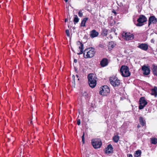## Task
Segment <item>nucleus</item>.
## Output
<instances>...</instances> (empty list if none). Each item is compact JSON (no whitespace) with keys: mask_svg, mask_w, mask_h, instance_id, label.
<instances>
[{"mask_svg":"<svg viewBox=\"0 0 157 157\" xmlns=\"http://www.w3.org/2000/svg\"><path fill=\"white\" fill-rule=\"evenodd\" d=\"M67 19H65V22H67Z\"/></svg>","mask_w":157,"mask_h":157,"instance_id":"obj_42","label":"nucleus"},{"mask_svg":"<svg viewBox=\"0 0 157 157\" xmlns=\"http://www.w3.org/2000/svg\"><path fill=\"white\" fill-rule=\"evenodd\" d=\"M98 35V33L95 30H93L90 32V36L91 38H93Z\"/></svg>","mask_w":157,"mask_h":157,"instance_id":"obj_16","label":"nucleus"},{"mask_svg":"<svg viewBox=\"0 0 157 157\" xmlns=\"http://www.w3.org/2000/svg\"><path fill=\"white\" fill-rule=\"evenodd\" d=\"M151 143L155 144L157 143V138H151Z\"/></svg>","mask_w":157,"mask_h":157,"instance_id":"obj_26","label":"nucleus"},{"mask_svg":"<svg viewBox=\"0 0 157 157\" xmlns=\"http://www.w3.org/2000/svg\"><path fill=\"white\" fill-rule=\"evenodd\" d=\"M109 63L108 60L107 58H103L100 61V65L101 67H103L107 66Z\"/></svg>","mask_w":157,"mask_h":157,"instance_id":"obj_11","label":"nucleus"},{"mask_svg":"<svg viewBox=\"0 0 157 157\" xmlns=\"http://www.w3.org/2000/svg\"><path fill=\"white\" fill-rule=\"evenodd\" d=\"M108 30L105 29H102L101 33V35L105 36L107 35Z\"/></svg>","mask_w":157,"mask_h":157,"instance_id":"obj_22","label":"nucleus"},{"mask_svg":"<svg viewBox=\"0 0 157 157\" xmlns=\"http://www.w3.org/2000/svg\"><path fill=\"white\" fill-rule=\"evenodd\" d=\"M151 43H154V41H153V39H151Z\"/></svg>","mask_w":157,"mask_h":157,"instance_id":"obj_38","label":"nucleus"},{"mask_svg":"<svg viewBox=\"0 0 157 157\" xmlns=\"http://www.w3.org/2000/svg\"><path fill=\"white\" fill-rule=\"evenodd\" d=\"M32 121H31V122H30V123H31V124L32 123Z\"/></svg>","mask_w":157,"mask_h":157,"instance_id":"obj_43","label":"nucleus"},{"mask_svg":"<svg viewBox=\"0 0 157 157\" xmlns=\"http://www.w3.org/2000/svg\"><path fill=\"white\" fill-rule=\"evenodd\" d=\"M116 45V44H115L113 42L111 41L109 42L108 47L109 48H113Z\"/></svg>","mask_w":157,"mask_h":157,"instance_id":"obj_23","label":"nucleus"},{"mask_svg":"<svg viewBox=\"0 0 157 157\" xmlns=\"http://www.w3.org/2000/svg\"><path fill=\"white\" fill-rule=\"evenodd\" d=\"M115 24V21H114V23H113V22H112V23L111 24H112V25H114Z\"/></svg>","mask_w":157,"mask_h":157,"instance_id":"obj_36","label":"nucleus"},{"mask_svg":"<svg viewBox=\"0 0 157 157\" xmlns=\"http://www.w3.org/2000/svg\"><path fill=\"white\" fill-rule=\"evenodd\" d=\"M113 152V147L111 144L108 145L105 148V152L107 154H109Z\"/></svg>","mask_w":157,"mask_h":157,"instance_id":"obj_13","label":"nucleus"},{"mask_svg":"<svg viewBox=\"0 0 157 157\" xmlns=\"http://www.w3.org/2000/svg\"><path fill=\"white\" fill-rule=\"evenodd\" d=\"M127 157H132V155L131 154H128L127 155Z\"/></svg>","mask_w":157,"mask_h":157,"instance_id":"obj_35","label":"nucleus"},{"mask_svg":"<svg viewBox=\"0 0 157 157\" xmlns=\"http://www.w3.org/2000/svg\"><path fill=\"white\" fill-rule=\"evenodd\" d=\"M147 18L144 15H140L137 20V21L138 23L136 25L137 26H142L144 25V23L147 21Z\"/></svg>","mask_w":157,"mask_h":157,"instance_id":"obj_6","label":"nucleus"},{"mask_svg":"<svg viewBox=\"0 0 157 157\" xmlns=\"http://www.w3.org/2000/svg\"><path fill=\"white\" fill-rule=\"evenodd\" d=\"M101 141L100 142H99V148H100V147H101Z\"/></svg>","mask_w":157,"mask_h":157,"instance_id":"obj_33","label":"nucleus"},{"mask_svg":"<svg viewBox=\"0 0 157 157\" xmlns=\"http://www.w3.org/2000/svg\"><path fill=\"white\" fill-rule=\"evenodd\" d=\"M82 94L83 96L85 98H88V94L85 90L82 91Z\"/></svg>","mask_w":157,"mask_h":157,"instance_id":"obj_24","label":"nucleus"},{"mask_svg":"<svg viewBox=\"0 0 157 157\" xmlns=\"http://www.w3.org/2000/svg\"><path fill=\"white\" fill-rule=\"evenodd\" d=\"M119 139V137L118 135L115 136L113 137V141L115 143H117Z\"/></svg>","mask_w":157,"mask_h":157,"instance_id":"obj_25","label":"nucleus"},{"mask_svg":"<svg viewBox=\"0 0 157 157\" xmlns=\"http://www.w3.org/2000/svg\"><path fill=\"white\" fill-rule=\"evenodd\" d=\"M78 15L80 17H82V13L81 11H80L78 13Z\"/></svg>","mask_w":157,"mask_h":157,"instance_id":"obj_31","label":"nucleus"},{"mask_svg":"<svg viewBox=\"0 0 157 157\" xmlns=\"http://www.w3.org/2000/svg\"><path fill=\"white\" fill-rule=\"evenodd\" d=\"M105 45L103 43H102L101 44H100L99 45V47L101 48H104L105 47Z\"/></svg>","mask_w":157,"mask_h":157,"instance_id":"obj_29","label":"nucleus"},{"mask_svg":"<svg viewBox=\"0 0 157 157\" xmlns=\"http://www.w3.org/2000/svg\"><path fill=\"white\" fill-rule=\"evenodd\" d=\"M66 33L67 34V36L69 37L70 36L69 30H66Z\"/></svg>","mask_w":157,"mask_h":157,"instance_id":"obj_30","label":"nucleus"},{"mask_svg":"<svg viewBox=\"0 0 157 157\" xmlns=\"http://www.w3.org/2000/svg\"><path fill=\"white\" fill-rule=\"evenodd\" d=\"M79 19L78 18L77 16L75 15H74V21L75 24L76 23H78L79 21Z\"/></svg>","mask_w":157,"mask_h":157,"instance_id":"obj_27","label":"nucleus"},{"mask_svg":"<svg viewBox=\"0 0 157 157\" xmlns=\"http://www.w3.org/2000/svg\"><path fill=\"white\" fill-rule=\"evenodd\" d=\"M139 121L140 124L143 126H144L146 124V121L142 117H140L139 118Z\"/></svg>","mask_w":157,"mask_h":157,"instance_id":"obj_19","label":"nucleus"},{"mask_svg":"<svg viewBox=\"0 0 157 157\" xmlns=\"http://www.w3.org/2000/svg\"><path fill=\"white\" fill-rule=\"evenodd\" d=\"M77 44L78 45H80L78 46V48L80 50V52L79 53H77L78 55H80L83 53V44L79 41H78L77 42Z\"/></svg>","mask_w":157,"mask_h":157,"instance_id":"obj_15","label":"nucleus"},{"mask_svg":"<svg viewBox=\"0 0 157 157\" xmlns=\"http://www.w3.org/2000/svg\"><path fill=\"white\" fill-rule=\"evenodd\" d=\"M151 94L152 95H154L155 97H156L157 95V87L154 86V88L151 90Z\"/></svg>","mask_w":157,"mask_h":157,"instance_id":"obj_17","label":"nucleus"},{"mask_svg":"<svg viewBox=\"0 0 157 157\" xmlns=\"http://www.w3.org/2000/svg\"><path fill=\"white\" fill-rule=\"evenodd\" d=\"M146 111H147L149 112H150V110H149V109L147 110V108L146 109Z\"/></svg>","mask_w":157,"mask_h":157,"instance_id":"obj_37","label":"nucleus"},{"mask_svg":"<svg viewBox=\"0 0 157 157\" xmlns=\"http://www.w3.org/2000/svg\"><path fill=\"white\" fill-rule=\"evenodd\" d=\"M138 47L143 50L146 51L148 49V45L145 43L139 44Z\"/></svg>","mask_w":157,"mask_h":157,"instance_id":"obj_12","label":"nucleus"},{"mask_svg":"<svg viewBox=\"0 0 157 157\" xmlns=\"http://www.w3.org/2000/svg\"><path fill=\"white\" fill-rule=\"evenodd\" d=\"M112 12L113 13H114L115 15H116L117 14V13H116V11H115V10H113L112 11Z\"/></svg>","mask_w":157,"mask_h":157,"instance_id":"obj_34","label":"nucleus"},{"mask_svg":"<svg viewBox=\"0 0 157 157\" xmlns=\"http://www.w3.org/2000/svg\"><path fill=\"white\" fill-rule=\"evenodd\" d=\"M110 92V90L108 86L105 85L102 86L100 88L99 94L103 96H107Z\"/></svg>","mask_w":157,"mask_h":157,"instance_id":"obj_4","label":"nucleus"},{"mask_svg":"<svg viewBox=\"0 0 157 157\" xmlns=\"http://www.w3.org/2000/svg\"><path fill=\"white\" fill-rule=\"evenodd\" d=\"M95 53L94 49L92 48H90L85 49L83 52L84 58H90L94 56Z\"/></svg>","mask_w":157,"mask_h":157,"instance_id":"obj_2","label":"nucleus"},{"mask_svg":"<svg viewBox=\"0 0 157 157\" xmlns=\"http://www.w3.org/2000/svg\"><path fill=\"white\" fill-rule=\"evenodd\" d=\"M80 124H81V123H80V119L78 120L77 121V124L78 125H80Z\"/></svg>","mask_w":157,"mask_h":157,"instance_id":"obj_32","label":"nucleus"},{"mask_svg":"<svg viewBox=\"0 0 157 157\" xmlns=\"http://www.w3.org/2000/svg\"><path fill=\"white\" fill-rule=\"evenodd\" d=\"M91 143L93 146L94 148H98V139H94L91 140Z\"/></svg>","mask_w":157,"mask_h":157,"instance_id":"obj_14","label":"nucleus"},{"mask_svg":"<svg viewBox=\"0 0 157 157\" xmlns=\"http://www.w3.org/2000/svg\"><path fill=\"white\" fill-rule=\"evenodd\" d=\"M85 133L84 132L83 133V135L82 137V141L83 144L85 143V138H84Z\"/></svg>","mask_w":157,"mask_h":157,"instance_id":"obj_28","label":"nucleus"},{"mask_svg":"<svg viewBox=\"0 0 157 157\" xmlns=\"http://www.w3.org/2000/svg\"><path fill=\"white\" fill-rule=\"evenodd\" d=\"M88 19V18H85L83 19V20L82 21L81 24V26L84 27L85 26V24L86 21Z\"/></svg>","mask_w":157,"mask_h":157,"instance_id":"obj_21","label":"nucleus"},{"mask_svg":"<svg viewBox=\"0 0 157 157\" xmlns=\"http://www.w3.org/2000/svg\"><path fill=\"white\" fill-rule=\"evenodd\" d=\"M141 153V151L140 150L136 151L134 154V156L135 157H138L140 155Z\"/></svg>","mask_w":157,"mask_h":157,"instance_id":"obj_20","label":"nucleus"},{"mask_svg":"<svg viewBox=\"0 0 157 157\" xmlns=\"http://www.w3.org/2000/svg\"><path fill=\"white\" fill-rule=\"evenodd\" d=\"M152 70L153 75L157 76V66L153 65Z\"/></svg>","mask_w":157,"mask_h":157,"instance_id":"obj_18","label":"nucleus"},{"mask_svg":"<svg viewBox=\"0 0 157 157\" xmlns=\"http://www.w3.org/2000/svg\"><path fill=\"white\" fill-rule=\"evenodd\" d=\"M88 83L92 88H94L97 84V77L94 74H90L88 76Z\"/></svg>","mask_w":157,"mask_h":157,"instance_id":"obj_1","label":"nucleus"},{"mask_svg":"<svg viewBox=\"0 0 157 157\" xmlns=\"http://www.w3.org/2000/svg\"><path fill=\"white\" fill-rule=\"evenodd\" d=\"M66 2H67L68 1V0H64Z\"/></svg>","mask_w":157,"mask_h":157,"instance_id":"obj_41","label":"nucleus"},{"mask_svg":"<svg viewBox=\"0 0 157 157\" xmlns=\"http://www.w3.org/2000/svg\"><path fill=\"white\" fill-rule=\"evenodd\" d=\"M157 22V19L154 16H150L148 20V26H149L151 24H155Z\"/></svg>","mask_w":157,"mask_h":157,"instance_id":"obj_10","label":"nucleus"},{"mask_svg":"<svg viewBox=\"0 0 157 157\" xmlns=\"http://www.w3.org/2000/svg\"><path fill=\"white\" fill-rule=\"evenodd\" d=\"M123 38L126 40H132L134 38V36L130 33L123 32L122 34Z\"/></svg>","mask_w":157,"mask_h":157,"instance_id":"obj_8","label":"nucleus"},{"mask_svg":"<svg viewBox=\"0 0 157 157\" xmlns=\"http://www.w3.org/2000/svg\"><path fill=\"white\" fill-rule=\"evenodd\" d=\"M147 102L144 97H141L139 100V109H142L147 104Z\"/></svg>","mask_w":157,"mask_h":157,"instance_id":"obj_7","label":"nucleus"},{"mask_svg":"<svg viewBox=\"0 0 157 157\" xmlns=\"http://www.w3.org/2000/svg\"><path fill=\"white\" fill-rule=\"evenodd\" d=\"M137 127V128H139L140 127V126L139 125H138Z\"/></svg>","mask_w":157,"mask_h":157,"instance_id":"obj_40","label":"nucleus"},{"mask_svg":"<svg viewBox=\"0 0 157 157\" xmlns=\"http://www.w3.org/2000/svg\"><path fill=\"white\" fill-rule=\"evenodd\" d=\"M120 71L123 77H127L129 76L130 75L129 68L127 66H122L120 68Z\"/></svg>","mask_w":157,"mask_h":157,"instance_id":"obj_3","label":"nucleus"},{"mask_svg":"<svg viewBox=\"0 0 157 157\" xmlns=\"http://www.w3.org/2000/svg\"><path fill=\"white\" fill-rule=\"evenodd\" d=\"M142 70L143 72V74L144 75H149L150 72V69L148 67L145 65H144L142 67Z\"/></svg>","mask_w":157,"mask_h":157,"instance_id":"obj_9","label":"nucleus"},{"mask_svg":"<svg viewBox=\"0 0 157 157\" xmlns=\"http://www.w3.org/2000/svg\"><path fill=\"white\" fill-rule=\"evenodd\" d=\"M74 62H75V63H76L77 62V60L76 59H74Z\"/></svg>","mask_w":157,"mask_h":157,"instance_id":"obj_39","label":"nucleus"},{"mask_svg":"<svg viewBox=\"0 0 157 157\" xmlns=\"http://www.w3.org/2000/svg\"><path fill=\"white\" fill-rule=\"evenodd\" d=\"M109 81L111 84L114 87L119 86L121 83V81L116 77H111L109 78Z\"/></svg>","mask_w":157,"mask_h":157,"instance_id":"obj_5","label":"nucleus"}]
</instances>
